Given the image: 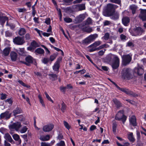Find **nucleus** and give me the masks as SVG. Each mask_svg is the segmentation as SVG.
Masks as SVG:
<instances>
[{"label":"nucleus","instance_id":"obj_42","mask_svg":"<svg viewBox=\"0 0 146 146\" xmlns=\"http://www.w3.org/2000/svg\"><path fill=\"white\" fill-rule=\"evenodd\" d=\"M64 125L65 127L68 130L71 128V126L66 121H63Z\"/></svg>","mask_w":146,"mask_h":146},{"label":"nucleus","instance_id":"obj_13","mask_svg":"<svg viewBox=\"0 0 146 146\" xmlns=\"http://www.w3.org/2000/svg\"><path fill=\"white\" fill-rule=\"evenodd\" d=\"M11 113H10L8 111H6L2 113L0 115V119L5 118L6 120H8L11 117Z\"/></svg>","mask_w":146,"mask_h":146},{"label":"nucleus","instance_id":"obj_57","mask_svg":"<svg viewBox=\"0 0 146 146\" xmlns=\"http://www.w3.org/2000/svg\"><path fill=\"white\" fill-rule=\"evenodd\" d=\"M5 33V35L6 37H10L12 35V33L8 31H6Z\"/></svg>","mask_w":146,"mask_h":146},{"label":"nucleus","instance_id":"obj_50","mask_svg":"<svg viewBox=\"0 0 146 146\" xmlns=\"http://www.w3.org/2000/svg\"><path fill=\"white\" fill-rule=\"evenodd\" d=\"M44 94L46 95V98L49 101L51 102L52 103H53L54 102L53 100H52L51 98L49 96L47 92H45Z\"/></svg>","mask_w":146,"mask_h":146},{"label":"nucleus","instance_id":"obj_3","mask_svg":"<svg viewBox=\"0 0 146 146\" xmlns=\"http://www.w3.org/2000/svg\"><path fill=\"white\" fill-rule=\"evenodd\" d=\"M127 118V117L125 115L124 111L123 110L119 111L115 117V120L119 121H121L123 124H124Z\"/></svg>","mask_w":146,"mask_h":146},{"label":"nucleus","instance_id":"obj_44","mask_svg":"<svg viewBox=\"0 0 146 146\" xmlns=\"http://www.w3.org/2000/svg\"><path fill=\"white\" fill-rule=\"evenodd\" d=\"M117 123L116 122H114L113 124L112 130L113 132L115 133L116 132Z\"/></svg>","mask_w":146,"mask_h":146},{"label":"nucleus","instance_id":"obj_11","mask_svg":"<svg viewBox=\"0 0 146 146\" xmlns=\"http://www.w3.org/2000/svg\"><path fill=\"white\" fill-rule=\"evenodd\" d=\"M21 123L20 122H17L13 123L9 126V128L11 130L15 129L18 131L19 129L21 127Z\"/></svg>","mask_w":146,"mask_h":146},{"label":"nucleus","instance_id":"obj_32","mask_svg":"<svg viewBox=\"0 0 146 146\" xmlns=\"http://www.w3.org/2000/svg\"><path fill=\"white\" fill-rule=\"evenodd\" d=\"M50 136L49 135H47L45 136H43L40 138V139L42 141H47L49 140Z\"/></svg>","mask_w":146,"mask_h":146},{"label":"nucleus","instance_id":"obj_21","mask_svg":"<svg viewBox=\"0 0 146 146\" xmlns=\"http://www.w3.org/2000/svg\"><path fill=\"white\" fill-rule=\"evenodd\" d=\"M81 29L82 31L88 33H91L93 31L92 28L89 27L84 26L81 28Z\"/></svg>","mask_w":146,"mask_h":146},{"label":"nucleus","instance_id":"obj_27","mask_svg":"<svg viewBox=\"0 0 146 146\" xmlns=\"http://www.w3.org/2000/svg\"><path fill=\"white\" fill-rule=\"evenodd\" d=\"M113 101L117 108L122 107V104L117 99H113Z\"/></svg>","mask_w":146,"mask_h":146},{"label":"nucleus","instance_id":"obj_56","mask_svg":"<svg viewBox=\"0 0 146 146\" xmlns=\"http://www.w3.org/2000/svg\"><path fill=\"white\" fill-rule=\"evenodd\" d=\"M57 146H64L65 145V142L64 141H61L60 142L57 144Z\"/></svg>","mask_w":146,"mask_h":146},{"label":"nucleus","instance_id":"obj_36","mask_svg":"<svg viewBox=\"0 0 146 146\" xmlns=\"http://www.w3.org/2000/svg\"><path fill=\"white\" fill-rule=\"evenodd\" d=\"M35 52L39 54H42L44 53V51L41 48H38L35 50Z\"/></svg>","mask_w":146,"mask_h":146},{"label":"nucleus","instance_id":"obj_54","mask_svg":"<svg viewBox=\"0 0 146 146\" xmlns=\"http://www.w3.org/2000/svg\"><path fill=\"white\" fill-rule=\"evenodd\" d=\"M134 46V44L131 41H129L127 43L126 46L130 47H133Z\"/></svg>","mask_w":146,"mask_h":146},{"label":"nucleus","instance_id":"obj_51","mask_svg":"<svg viewBox=\"0 0 146 146\" xmlns=\"http://www.w3.org/2000/svg\"><path fill=\"white\" fill-rule=\"evenodd\" d=\"M110 2L114 3L116 4H117L119 5H120L121 4V0H109Z\"/></svg>","mask_w":146,"mask_h":146},{"label":"nucleus","instance_id":"obj_24","mask_svg":"<svg viewBox=\"0 0 146 146\" xmlns=\"http://www.w3.org/2000/svg\"><path fill=\"white\" fill-rule=\"evenodd\" d=\"M8 18L6 16H0V23L1 25L3 26L6 21H8Z\"/></svg>","mask_w":146,"mask_h":146},{"label":"nucleus","instance_id":"obj_47","mask_svg":"<svg viewBox=\"0 0 146 146\" xmlns=\"http://www.w3.org/2000/svg\"><path fill=\"white\" fill-rule=\"evenodd\" d=\"M119 90H121V91L127 94L129 89L124 88H120L118 89Z\"/></svg>","mask_w":146,"mask_h":146},{"label":"nucleus","instance_id":"obj_12","mask_svg":"<svg viewBox=\"0 0 146 146\" xmlns=\"http://www.w3.org/2000/svg\"><path fill=\"white\" fill-rule=\"evenodd\" d=\"M54 127V125L52 123H48L44 125L42 128V130L45 132H47L52 130Z\"/></svg>","mask_w":146,"mask_h":146},{"label":"nucleus","instance_id":"obj_22","mask_svg":"<svg viewBox=\"0 0 146 146\" xmlns=\"http://www.w3.org/2000/svg\"><path fill=\"white\" fill-rule=\"evenodd\" d=\"M10 55L12 61H15L17 57V54L14 52L12 51L11 52Z\"/></svg>","mask_w":146,"mask_h":146},{"label":"nucleus","instance_id":"obj_14","mask_svg":"<svg viewBox=\"0 0 146 146\" xmlns=\"http://www.w3.org/2000/svg\"><path fill=\"white\" fill-rule=\"evenodd\" d=\"M26 62L21 61V62L27 66H29L30 64L32 63L34 61V58L31 56H28L25 58Z\"/></svg>","mask_w":146,"mask_h":146},{"label":"nucleus","instance_id":"obj_17","mask_svg":"<svg viewBox=\"0 0 146 146\" xmlns=\"http://www.w3.org/2000/svg\"><path fill=\"white\" fill-rule=\"evenodd\" d=\"M129 122L130 125L133 126H135L137 125L136 119L135 116L133 115L129 118Z\"/></svg>","mask_w":146,"mask_h":146},{"label":"nucleus","instance_id":"obj_39","mask_svg":"<svg viewBox=\"0 0 146 146\" xmlns=\"http://www.w3.org/2000/svg\"><path fill=\"white\" fill-rule=\"evenodd\" d=\"M93 21L90 17L88 18L85 21V24L89 25L92 24V23Z\"/></svg>","mask_w":146,"mask_h":146},{"label":"nucleus","instance_id":"obj_53","mask_svg":"<svg viewBox=\"0 0 146 146\" xmlns=\"http://www.w3.org/2000/svg\"><path fill=\"white\" fill-rule=\"evenodd\" d=\"M64 21L66 23H70L72 22V20L69 17H65L64 18Z\"/></svg>","mask_w":146,"mask_h":146},{"label":"nucleus","instance_id":"obj_10","mask_svg":"<svg viewBox=\"0 0 146 146\" xmlns=\"http://www.w3.org/2000/svg\"><path fill=\"white\" fill-rule=\"evenodd\" d=\"M14 43L17 45H22L25 42L23 37L17 36L15 37L13 39Z\"/></svg>","mask_w":146,"mask_h":146},{"label":"nucleus","instance_id":"obj_59","mask_svg":"<svg viewBox=\"0 0 146 146\" xmlns=\"http://www.w3.org/2000/svg\"><path fill=\"white\" fill-rule=\"evenodd\" d=\"M45 23L48 25L50 24V19L49 18H47L46 19Z\"/></svg>","mask_w":146,"mask_h":146},{"label":"nucleus","instance_id":"obj_2","mask_svg":"<svg viewBox=\"0 0 146 146\" xmlns=\"http://www.w3.org/2000/svg\"><path fill=\"white\" fill-rule=\"evenodd\" d=\"M107 58L108 59H113V62L111 64V65L113 69H116L119 66V60L116 55L110 54L108 55Z\"/></svg>","mask_w":146,"mask_h":146},{"label":"nucleus","instance_id":"obj_38","mask_svg":"<svg viewBox=\"0 0 146 146\" xmlns=\"http://www.w3.org/2000/svg\"><path fill=\"white\" fill-rule=\"evenodd\" d=\"M26 33V30L24 28H21L19 32V34L21 36L24 35Z\"/></svg>","mask_w":146,"mask_h":146},{"label":"nucleus","instance_id":"obj_64","mask_svg":"<svg viewBox=\"0 0 146 146\" xmlns=\"http://www.w3.org/2000/svg\"><path fill=\"white\" fill-rule=\"evenodd\" d=\"M41 146H50L49 143H46L45 142H42L41 143Z\"/></svg>","mask_w":146,"mask_h":146},{"label":"nucleus","instance_id":"obj_19","mask_svg":"<svg viewBox=\"0 0 146 146\" xmlns=\"http://www.w3.org/2000/svg\"><path fill=\"white\" fill-rule=\"evenodd\" d=\"M74 8L77 9L78 11L84 10L85 9V6L84 4H82L75 5Z\"/></svg>","mask_w":146,"mask_h":146},{"label":"nucleus","instance_id":"obj_1","mask_svg":"<svg viewBox=\"0 0 146 146\" xmlns=\"http://www.w3.org/2000/svg\"><path fill=\"white\" fill-rule=\"evenodd\" d=\"M118 6L115 5L111 4H108L106 7V8L103 12L104 15L107 17H110L111 14L114 13L115 9Z\"/></svg>","mask_w":146,"mask_h":146},{"label":"nucleus","instance_id":"obj_30","mask_svg":"<svg viewBox=\"0 0 146 146\" xmlns=\"http://www.w3.org/2000/svg\"><path fill=\"white\" fill-rule=\"evenodd\" d=\"M129 8L132 11V13L133 15L135 13V12L137 9V7L134 5H130Z\"/></svg>","mask_w":146,"mask_h":146},{"label":"nucleus","instance_id":"obj_33","mask_svg":"<svg viewBox=\"0 0 146 146\" xmlns=\"http://www.w3.org/2000/svg\"><path fill=\"white\" fill-rule=\"evenodd\" d=\"M31 46H32L35 49L36 47H39L40 45L35 40L33 41L31 44Z\"/></svg>","mask_w":146,"mask_h":146},{"label":"nucleus","instance_id":"obj_62","mask_svg":"<svg viewBox=\"0 0 146 146\" xmlns=\"http://www.w3.org/2000/svg\"><path fill=\"white\" fill-rule=\"evenodd\" d=\"M42 47L44 48L45 50V51L47 53V54H50V51L48 50V48H46L44 45H42Z\"/></svg>","mask_w":146,"mask_h":146},{"label":"nucleus","instance_id":"obj_7","mask_svg":"<svg viewBox=\"0 0 146 146\" xmlns=\"http://www.w3.org/2000/svg\"><path fill=\"white\" fill-rule=\"evenodd\" d=\"M130 70L128 68H124L122 71V76L124 78L129 79L131 78Z\"/></svg>","mask_w":146,"mask_h":146},{"label":"nucleus","instance_id":"obj_23","mask_svg":"<svg viewBox=\"0 0 146 146\" xmlns=\"http://www.w3.org/2000/svg\"><path fill=\"white\" fill-rule=\"evenodd\" d=\"M12 137L15 140L18 141V144L20 145L21 144V140L19 135L17 134H14L12 135Z\"/></svg>","mask_w":146,"mask_h":146},{"label":"nucleus","instance_id":"obj_40","mask_svg":"<svg viewBox=\"0 0 146 146\" xmlns=\"http://www.w3.org/2000/svg\"><path fill=\"white\" fill-rule=\"evenodd\" d=\"M137 139V142H140L141 141V136L140 132L137 130L136 131Z\"/></svg>","mask_w":146,"mask_h":146},{"label":"nucleus","instance_id":"obj_4","mask_svg":"<svg viewBox=\"0 0 146 146\" xmlns=\"http://www.w3.org/2000/svg\"><path fill=\"white\" fill-rule=\"evenodd\" d=\"M98 36L96 34L90 35L82 41V44L86 45L89 44L97 38Z\"/></svg>","mask_w":146,"mask_h":146},{"label":"nucleus","instance_id":"obj_63","mask_svg":"<svg viewBox=\"0 0 146 146\" xmlns=\"http://www.w3.org/2000/svg\"><path fill=\"white\" fill-rule=\"evenodd\" d=\"M105 51V50H100L98 52V54L99 55L102 56L104 54Z\"/></svg>","mask_w":146,"mask_h":146},{"label":"nucleus","instance_id":"obj_8","mask_svg":"<svg viewBox=\"0 0 146 146\" xmlns=\"http://www.w3.org/2000/svg\"><path fill=\"white\" fill-rule=\"evenodd\" d=\"M137 67H136L134 69V72L137 73L139 76L142 75L144 73V67L142 65H140L137 64Z\"/></svg>","mask_w":146,"mask_h":146},{"label":"nucleus","instance_id":"obj_52","mask_svg":"<svg viewBox=\"0 0 146 146\" xmlns=\"http://www.w3.org/2000/svg\"><path fill=\"white\" fill-rule=\"evenodd\" d=\"M56 55L55 54H53L50 56L49 60L52 62L56 58Z\"/></svg>","mask_w":146,"mask_h":146},{"label":"nucleus","instance_id":"obj_31","mask_svg":"<svg viewBox=\"0 0 146 146\" xmlns=\"http://www.w3.org/2000/svg\"><path fill=\"white\" fill-rule=\"evenodd\" d=\"M102 43L101 41H97L95 42L93 44H91L88 47H91L93 46H94V47L96 48V47L100 45Z\"/></svg>","mask_w":146,"mask_h":146},{"label":"nucleus","instance_id":"obj_25","mask_svg":"<svg viewBox=\"0 0 146 146\" xmlns=\"http://www.w3.org/2000/svg\"><path fill=\"white\" fill-rule=\"evenodd\" d=\"M85 17L84 14H80L75 19V20L78 23H80L83 21Z\"/></svg>","mask_w":146,"mask_h":146},{"label":"nucleus","instance_id":"obj_34","mask_svg":"<svg viewBox=\"0 0 146 146\" xmlns=\"http://www.w3.org/2000/svg\"><path fill=\"white\" fill-rule=\"evenodd\" d=\"M10 51V49L9 48H6L4 49L3 53L4 55L6 56L9 54Z\"/></svg>","mask_w":146,"mask_h":146},{"label":"nucleus","instance_id":"obj_41","mask_svg":"<svg viewBox=\"0 0 146 146\" xmlns=\"http://www.w3.org/2000/svg\"><path fill=\"white\" fill-rule=\"evenodd\" d=\"M61 110L63 112H64L66 110V105L64 102H62L61 104Z\"/></svg>","mask_w":146,"mask_h":146},{"label":"nucleus","instance_id":"obj_28","mask_svg":"<svg viewBox=\"0 0 146 146\" xmlns=\"http://www.w3.org/2000/svg\"><path fill=\"white\" fill-rule=\"evenodd\" d=\"M128 138L131 142H133L135 141V139L132 132H129L127 134Z\"/></svg>","mask_w":146,"mask_h":146},{"label":"nucleus","instance_id":"obj_58","mask_svg":"<svg viewBox=\"0 0 146 146\" xmlns=\"http://www.w3.org/2000/svg\"><path fill=\"white\" fill-rule=\"evenodd\" d=\"M111 22L108 21L106 20L104 22V26L108 25L111 24Z\"/></svg>","mask_w":146,"mask_h":146},{"label":"nucleus","instance_id":"obj_49","mask_svg":"<svg viewBox=\"0 0 146 146\" xmlns=\"http://www.w3.org/2000/svg\"><path fill=\"white\" fill-rule=\"evenodd\" d=\"M49 59L48 58L45 57L42 60V61L43 63L45 64H47L49 61Z\"/></svg>","mask_w":146,"mask_h":146},{"label":"nucleus","instance_id":"obj_15","mask_svg":"<svg viewBox=\"0 0 146 146\" xmlns=\"http://www.w3.org/2000/svg\"><path fill=\"white\" fill-rule=\"evenodd\" d=\"M139 17L143 21L146 20V9H141L140 13L139 16Z\"/></svg>","mask_w":146,"mask_h":146},{"label":"nucleus","instance_id":"obj_29","mask_svg":"<svg viewBox=\"0 0 146 146\" xmlns=\"http://www.w3.org/2000/svg\"><path fill=\"white\" fill-rule=\"evenodd\" d=\"M50 76V79L52 81H54L57 79L58 76L54 74H50L48 75Z\"/></svg>","mask_w":146,"mask_h":146},{"label":"nucleus","instance_id":"obj_26","mask_svg":"<svg viewBox=\"0 0 146 146\" xmlns=\"http://www.w3.org/2000/svg\"><path fill=\"white\" fill-rule=\"evenodd\" d=\"M13 115L14 116L22 113V110L21 108L17 107L13 111Z\"/></svg>","mask_w":146,"mask_h":146},{"label":"nucleus","instance_id":"obj_5","mask_svg":"<svg viewBox=\"0 0 146 146\" xmlns=\"http://www.w3.org/2000/svg\"><path fill=\"white\" fill-rule=\"evenodd\" d=\"M145 31V30L141 27H137L133 29L132 35L135 36L141 35Z\"/></svg>","mask_w":146,"mask_h":146},{"label":"nucleus","instance_id":"obj_20","mask_svg":"<svg viewBox=\"0 0 146 146\" xmlns=\"http://www.w3.org/2000/svg\"><path fill=\"white\" fill-rule=\"evenodd\" d=\"M119 13L115 11L112 13L110 15L111 19L114 20H116L118 19L119 17Z\"/></svg>","mask_w":146,"mask_h":146},{"label":"nucleus","instance_id":"obj_55","mask_svg":"<svg viewBox=\"0 0 146 146\" xmlns=\"http://www.w3.org/2000/svg\"><path fill=\"white\" fill-rule=\"evenodd\" d=\"M104 39L105 40H107L109 39L110 37V34L109 33H107L103 36Z\"/></svg>","mask_w":146,"mask_h":146},{"label":"nucleus","instance_id":"obj_18","mask_svg":"<svg viewBox=\"0 0 146 146\" xmlns=\"http://www.w3.org/2000/svg\"><path fill=\"white\" fill-rule=\"evenodd\" d=\"M130 19L128 17H124L122 19V24L125 26H127L128 25L130 22Z\"/></svg>","mask_w":146,"mask_h":146},{"label":"nucleus","instance_id":"obj_48","mask_svg":"<svg viewBox=\"0 0 146 146\" xmlns=\"http://www.w3.org/2000/svg\"><path fill=\"white\" fill-rule=\"evenodd\" d=\"M28 128L26 126L23 127L20 131V132L21 133H25L27 131Z\"/></svg>","mask_w":146,"mask_h":146},{"label":"nucleus","instance_id":"obj_9","mask_svg":"<svg viewBox=\"0 0 146 146\" xmlns=\"http://www.w3.org/2000/svg\"><path fill=\"white\" fill-rule=\"evenodd\" d=\"M62 60V57H60L58 58L52 67L53 70L56 73H58L59 72V68L60 67V63Z\"/></svg>","mask_w":146,"mask_h":146},{"label":"nucleus","instance_id":"obj_61","mask_svg":"<svg viewBox=\"0 0 146 146\" xmlns=\"http://www.w3.org/2000/svg\"><path fill=\"white\" fill-rule=\"evenodd\" d=\"M92 47H93L92 48L89 49V51L90 52H92L96 51V50H97V48H96V47H94V46H93Z\"/></svg>","mask_w":146,"mask_h":146},{"label":"nucleus","instance_id":"obj_6","mask_svg":"<svg viewBox=\"0 0 146 146\" xmlns=\"http://www.w3.org/2000/svg\"><path fill=\"white\" fill-rule=\"evenodd\" d=\"M122 64L126 66L129 64L131 60V57L129 54L123 55L122 56Z\"/></svg>","mask_w":146,"mask_h":146},{"label":"nucleus","instance_id":"obj_37","mask_svg":"<svg viewBox=\"0 0 146 146\" xmlns=\"http://www.w3.org/2000/svg\"><path fill=\"white\" fill-rule=\"evenodd\" d=\"M17 52L21 55H23L25 54V50L24 48H19L17 50Z\"/></svg>","mask_w":146,"mask_h":146},{"label":"nucleus","instance_id":"obj_60","mask_svg":"<svg viewBox=\"0 0 146 146\" xmlns=\"http://www.w3.org/2000/svg\"><path fill=\"white\" fill-rule=\"evenodd\" d=\"M7 96L6 94L2 93L1 94V98L2 100H5L7 98Z\"/></svg>","mask_w":146,"mask_h":146},{"label":"nucleus","instance_id":"obj_43","mask_svg":"<svg viewBox=\"0 0 146 146\" xmlns=\"http://www.w3.org/2000/svg\"><path fill=\"white\" fill-rule=\"evenodd\" d=\"M120 38L121 40L125 41L127 39V36L123 34H121L120 35Z\"/></svg>","mask_w":146,"mask_h":146},{"label":"nucleus","instance_id":"obj_35","mask_svg":"<svg viewBox=\"0 0 146 146\" xmlns=\"http://www.w3.org/2000/svg\"><path fill=\"white\" fill-rule=\"evenodd\" d=\"M127 94L130 96H131L134 97L138 96V95L137 94L134 93L133 92L129 90Z\"/></svg>","mask_w":146,"mask_h":146},{"label":"nucleus","instance_id":"obj_45","mask_svg":"<svg viewBox=\"0 0 146 146\" xmlns=\"http://www.w3.org/2000/svg\"><path fill=\"white\" fill-rule=\"evenodd\" d=\"M18 82L19 84H20L23 86L26 87L27 88H29L30 87V86H29L26 84L21 80H19L18 81Z\"/></svg>","mask_w":146,"mask_h":146},{"label":"nucleus","instance_id":"obj_16","mask_svg":"<svg viewBox=\"0 0 146 146\" xmlns=\"http://www.w3.org/2000/svg\"><path fill=\"white\" fill-rule=\"evenodd\" d=\"M5 140L8 141L12 144H14L15 143V141L13 139L11 136L8 133H5L4 136Z\"/></svg>","mask_w":146,"mask_h":146},{"label":"nucleus","instance_id":"obj_46","mask_svg":"<svg viewBox=\"0 0 146 146\" xmlns=\"http://www.w3.org/2000/svg\"><path fill=\"white\" fill-rule=\"evenodd\" d=\"M38 98L39 99V101H40V103L41 104L42 106L44 107L45 106V105L44 104V103L42 97H41V96L40 95H39L38 96Z\"/></svg>","mask_w":146,"mask_h":146}]
</instances>
